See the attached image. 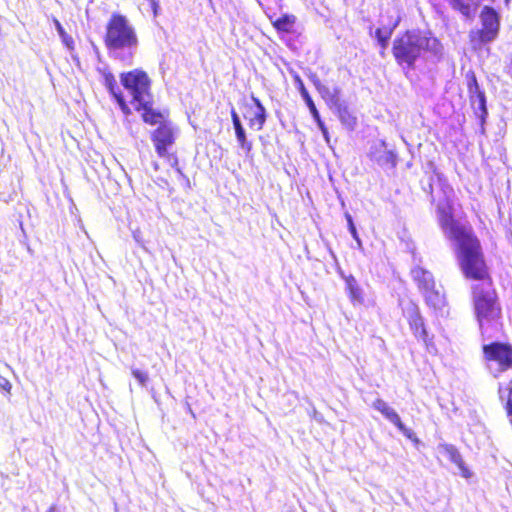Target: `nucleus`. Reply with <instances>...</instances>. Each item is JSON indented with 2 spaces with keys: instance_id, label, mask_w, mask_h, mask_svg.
I'll return each mask as SVG.
<instances>
[{
  "instance_id": "obj_1",
  "label": "nucleus",
  "mask_w": 512,
  "mask_h": 512,
  "mask_svg": "<svg viewBox=\"0 0 512 512\" xmlns=\"http://www.w3.org/2000/svg\"><path fill=\"white\" fill-rule=\"evenodd\" d=\"M443 198L437 202V219L444 235L454 241L457 258L466 278L480 280L473 286L474 311L483 336L492 337L501 328V307L488 278L480 243L471 230L453 217V189L442 184Z\"/></svg>"
},
{
  "instance_id": "obj_2",
  "label": "nucleus",
  "mask_w": 512,
  "mask_h": 512,
  "mask_svg": "<svg viewBox=\"0 0 512 512\" xmlns=\"http://www.w3.org/2000/svg\"><path fill=\"white\" fill-rule=\"evenodd\" d=\"M105 44L117 60L131 64L138 47L136 31L129 20L120 14H113L106 27Z\"/></svg>"
},
{
  "instance_id": "obj_3",
  "label": "nucleus",
  "mask_w": 512,
  "mask_h": 512,
  "mask_svg": "<svg viewBox=\"0 0 512 512\" xmlns=\"http://www.w3.org/2000/svg\"><path fill=\"white\" fill-rule=\"evenodd\" d=\"M423 51L437 57L442 53V45L435 37L416 30L406 32L393 43V55L397 63L408 69L413 67Z\"/></svg>"
},
{
  "instance_id": "obj_4",
  "label": "nucleus",
  "mask_w": 512,
  "mask_h": 512,
  "mask_svg": "<svg viewBox=\"0 0 512 512\" xmlns=\"http://www.w3.org/2000/svg\"><path fill=\"white\" fill-rule=\"evenodd\" d=\"M178 129L170 121L163 122L151 133V140L154 144L155 151L161 158H168L171 165L176 167V172L179 176L184 177L181 169L177 167L178 160L176 157L169 153L170 148L174 145Z\"/></svg>"
},
{
  "instance_id": "obj_5",
  "label": "nucleus",
  "mask_w": 512,
  "mask_h": 512,
  "mask_svg": "<svg viewBox=\"0 0 512 512\" xmlns=\"http://www.w3.org/2000/svg\"><path fill=\"white\" fill-rule=\"evenodd\" d=\"M487 368L494 377L512 368V346L507 343L493 342L483 345Z\"/></svg>"
},
{
  "instance_id": "obj_6",
  "label": "nucleus",
  "mask_w": 512,
  "mask_h": 512,
  "mask_svg": "<svg viewBox=\"0 0 512 512\" xmlns=\"http://www.w3.org/2000/svg\"><path fill=\"white\" fill-rule=\"evenodd\" d=\"M120 80L137 105H146L151 100L150 79L145 72L136 69L122 73Z\"/></svg>"
},
{
  "instance_id": "obj_7",
  "label": "nucleus",
  "mask_w": 512,
  "mask_h": 512,
  "mask_svg": "<svg viewBox=\"0 0 512 512\" xmlns=\"http://www.w3.org/2000/svg\"><path fill=\"white\" fill-rule=\"evenodd\" d=\"M481 29L470 32V40L476 45L494 41L500 29V16L490 6H484L480 13Z\"/></svg>"
},
{
  "instance_id": "obj_8",
  "label": "nucleus",
  "mask_w": 512,
  "mask_h": 512,
  "mask_svg": "<svg viewBox=\"0 0 512 512\" xmlns=\"http://www.w3.org/2000/svg\"><path fill=\"white\" fill-rule=\"evenodd\" d=\"M373 408L379 411L388 421L394 424L405 437L416 442L418 441L415 433L402 423L398 413L384 400L376 399L373 403Z\"/></svg>"
},
{
  "instance_id": "obj_9",
  "label": "nucleus",
  "mask_w": 512,
  "mask_h": 512,
  "mask_svg": "<svg viewBox=\"0 0 512 512\" xmlns=\"http://www.w3.org/2000/svg\"><path fill=\"white\" fill-rule=\"evenodd\" d=\"M438 453L448 459L450 462L455 464L460 472V475L463 478L469 479L472 477V472L469 470V468L465 465L462 456L458 449L452 445L447 443H440L437 446Z\"/></svg>"
},
{
  "instance_id": "obj_10",
  "label": "nucleus",
  "mask_w": 512,
  "mask_h": 512,
  "mask_svg": "<svg viewBox=\"0 0 512 512\" xmlns=\"http://www.w3.org/2000/svg\"><path fill=\"white\" fill-rule=\"evenodd\" d=\"M371 160L377 162L380 166L394 167L396 165V155L392 150L387 149L383 140L375 141L369 150Z\"/></svg>"
},
{
  "instance_id": "obj_11",
  "label": "nucleus",
  "mask_w": 512,
  "mask_h": 512,
  "mask_svg": "<svg viewBox=\"0 0 512 512\" xmlns=\"http://www.w3.org/2000/svg\"><path fill=\"white\" fill-rule=\"evenodd\" d=\"M252 101L254 102L255 107L250 108L249 115L245 116V118L248 120V124L251 129L260 131L266 122V109L258 98L252 96Z\"/></svg>"
},
{
  "instance_id": "obj_12",
  "label": "nucleus",
  "mask_w": 512,
  "mask_h": 512,
  "mask_svg": "<svg viewBox=\"0 0 512 512\" xmlns=\"http://www.w3.org/2000/svg\"><path fill=\"white\" fill-rule=\"evenodd\" d=\"M471 104L475 110L486 114V99L484 93L480 90L476 78L473 76L468 83Z\"/></svg>"
},
{
  "instance_id": "obj_13",
  "label": "nucleus",
  "mask_w": 512,
  "mask_h": 512,
  "mask_svg": "<svg viewBox=\"0 0 512 512\" xmlns=\"http://www.w3.org/2000/svg\"><path fill=\"white\" fill-rule=\"evenodd\" d=\"M103 83H104L105 87L108 89V91L110 92V94L115 98V100L119 104L121 110L124 113H128L129 108H128L121 92L119 91L116 79L111 72L103 73Z\"/></svg>"
},
{
  "instance_id": "obj_14",
  "label": "nucleus",
  "mask_w": 512,
  "mask_h": 512,
  "mask_svg": "<svg viewBox=\"0 0 512 512\" xmlns=\"http://www.w3.org/2000/svg\"><path fill=\"white\" fill-rule=\"evenodd\" d=\"M315 86L322 96V98L326 101V103L333 109L342 101L340 100V88L337 86L328 87L322 84L320 81L315 82Z\"/></svg>"
},
{
  "instance_id": "obj_15",
  "label": "nucleus",
  "mask_w": 512,
  "mask_h": 512,
  "mask_svg": "<svg viewBox=\"0 0 512 512\" xmlns=\"http://www.w3.org/2000/svg\"><path fill=\"white\" fill-rule=\"evenodd\" d=\"M449 2L454 10H457L468 19L475 16L479 6V0H449Z\"/></svg>"
},
{
  "instance_id": "obj_16",
  "label": "nucleus",
  "mask_w": 512,
  "mask_h": 512,
  "mask_svg": "<svg viewBox=\"0 0 512 512\" xmlns=\"http://www.w3.org/2000/svg\"><path fill=\"white\" fill-rule=\"evenodd\" d=\"M136 109L143 110L142 118L144 122L148 124L161 125V123L163 122H168L167 120H165V116L163 113L157 112L152 109V99L146 105H137Z\"/></svg>"
},
{
  "instance_id": "obj_17",
  "label": "nucleus",
  "mask_w": 512,
  "mask_h": 512,
  "mask_svg": "<svg viewBox=\"0 0 512 512\" xmlns=\"http://www.w3.org/2000/svg\"><path fill=\"white\" fill-rule=\"evenodd\" d=\"M426 303L434 310H442L445 307V296L441 289H437L436 285L423 292Z\"/></svg>"
},
{
  "instance_id": "obj_18",
  "label": "nucleus",
  "mask_w": 512,
  "mask_h": 512,
  "mask_svg": "<svg viewBox=\"0 0 512 512\" xmlns=\"http://www.w3.org/2000/svg\"><path fill=\"white\" fill-rule=\"evenodd\" d=\"M333 109L337 113L342 125L345 126L348 130H354L357 124V119L352 115L348 106L342 101Z\"/></svg>"
},
{
  "instance_id": "obj_19",
  "label": "nucleus",
  "mask_w": 512,
  "mask_h": 512,
  "mask_svg": "<svg viewBox=\"0 0 512 512\" xmlns=\"http://www.w3.org/2000/svg\"><path fill=\"white\" fill-rule=\"evenodd\" d=\"M412 276L414 280L418 283V286L422 290V292L435 286L432 274L429 271L424 270L423 268H414L412 270Z\"/></svg>"
},
{
  "instance_id": "obj_20",
  "label": "nucleus",
  "mask_w": 512,
  "mask_h": 512,
  "mask_svg": "<svg viewBox=\"0 0 512 512\" xmlns=\"http://www.w3.org/2000/svg\"><path fill=\"white\" fill-rule=\"evenodd\" d=\"M346 288L353 304H362L364 302L362 289L353 276L346 278Z\"/></svg>"
},
{
  "instance_id": "obj_21",
  "label": "nucleus",
  "mask_w": 512,
  "mask_h": 512,
  "mask_svg": "<svg viewBox=\"0 0 512 512\" xmlns=\"http://www.w3.org/2000/svg\"><path fill=\"white\" fill-rule=\"evenodd\" d=\"M409 323L411 329L414 331L415 336L426 342L427 331L425 329L423 319L417 311H414V313L410 315Z\"/></svg>"
},
{
  "instance_id": "obj_22",
  "label": "nucleus",
  "mask_w": 512,
  "mask_h": 512,
  "mask_svg": "<svg viewBox=\"0 0 512 512\" xmlns=\"http://www.w3.org/2000/svg\"><path fill=\"white\" fill-rule=\"evenodd\" d=\"M234 130L240 149L246 156H249L252 151V142L247 139L246 131L243 125L235 127Z\"/></svg>"
},
{
  "instance_id": "obj_23",
  "label": "nucleus",
  "mask_w": 512,
  "mask_h": 512,
  "mask_svg": "<svg viewBox=\"0 0 512 512\" xmlns=\"http://www.w3.org/2000/svg\"><path fill=\"white\" fill-rule=\"evenodd\" d=\"M296 18L293 15H283L274 22L277 30L283 32H290L293 29Z\"/></svg>"
},
{
  "instance_id": "obj_24",
  "label": "nucleus",
  "mask_w": 512,
  "mask_h": 512,
  "mask_svg": "<svg viewBox=\"0 0 512 512\" xmlns=\"http://www.w3.org/2000/svg\"><path fill=\"white\" fill-rule=\"evenodd\" d=\"M499 394L501 399H507L506 408L509 415H512V380L507 387L500 386Z\"/></svg>"
},
{
  "instance_id": "obj_25",
  "label": "nucleus",
  "mask_w": 512,
  "mask_h": 512,
  "mask_svg": "<svg viewBox=\"0 0 512 512\" xmlns=\"http://www.w3.org/2000/svg\"><path fill=\"white\" fill-rule=\"evenodd\" d=\"M392 29H381L378 28L375 32V37L377 38L379 44L381 45L382 49H386L388 45V41L391 37Z\"/></svg>"
},
{
  "instance_id": "obj_26",
  "label": "nucleus",
  "mask_w": 512,
  "mask_h": 512,
  "mask_svg": "<svg viewBox=\"0 0 512 512\" xmlns=\"http://www.w3.org/2000/svg\"><path fill=\"white\" fill-rule=\"evenodd\" d=\"M301 95L306 103V105L308 106L309 110H310V113L312 114V117L313 118H318V115L319 112L312 100V98L310 97L309 93L307 92V90L304 88L303 84L301 83Z\"/></svg>"
},
{
  "instance_id": "obj_27",
  "label": "nucleus",
  "mask_w": 512,
  "mask_h": 512,
  "mask_svg": "<svg viewBox=\"0 0 512 512\" xmlns=\"http://www.w3.org/2000/svg\"><path fill=\"white\" fill-rule=\"evenodd\" d=\"M131 373L141 386H146L149 380L148 374L146 372L141 371L137 368H132Z\"/></svg>"
},
{
  "instance_id": "obj_28",
  "label": "nucleus",
  "mask_w": 512,
  "mask_h": 512,
  "mask_svg": "<svg viewBox=\"0 0 512 512\" xmlns=\"http://www.w3.org/2000/svg\"><path fill=\"white\" fill-rule=\"evenodd\" d=\"M53 22H54L55 28H56L57 32L59 33L61 39L67 46H69V42H72V39L67 35L63 26L57 19H54Z\"/></svg>"
},
{
  "instance_id": "obj_29",
  "label": "nucleus",
  "mask_w": 512,
  "mask_h": 512,
  "mask_svg": "<svg viewBox=\"0 0 512 512\" xmlns=\"http://www.w3.org/2000/svg\"><path fill=\"white\" fill-rule=\"evenodd\" d=\"M345 218L347 220L348 229H349V232H350L351 236L353 238H357V236H359V235H358L356 227L354 225L352 216L349 213H345Z\"/></svg>"
},
{
  "instance_id": "obj_30",
  "label": "nucleus",
  "mask_w": 512,
  "mask_h": 512,
  "mask_svg": "<svg viewBox=\"0 0 512 512\" xmlns=\"http://www.w3.org/2000/svg\"><path fill=\"white\" fill-rule=\"evenodd\" d=\"M11 388H12V385H11L10 381L6 377L0 375V389H2L3 391H5L7 393H10Z\"/></svg>"
},
{
  "instance_id": "obj_31",
  "label": "nucleus",
  "mask_w": 512,
  "mask_h": 512,
  "mask_svg": "<svg viewBox=\"0 0 512 512\" xmlns=\"http://www.w3.org/2000/svg\"><path fill=\"white\" fill-rule=\"evenodd\" d=\"M231 119L234 128L242 125L240 117L234 108L231 109Z\"/></svg>"
},
{
  "instance_id": "obj_32",
  "label": "nucleus",
  "mask_w": 512,
  "mask_h": 512,
  "mask_svg": "<svg viewBox=\"0 0 512 512\" xmlns=\"http://www.w3.org/2000/svg\"><path fill=\"white\" fill-rule=\"evenodd\" d=\"M315 122L317 123V126L321 130L322 133H326L327 127L325 126L324 122L321 120L320 115H318V118H313Z\"/></svg>"
},
{
  "instance_id": "obj_33",
  "label": "nucleus",
  "mask_w": 512,
  "mask_h": 512,
  "mask_svg": "<svg viewBox=\"0 0 512 512\" xmlns=\"http://www.w3.org/2000/svg\"><path fill=\"white\" fill-rule=\"evenodd\" d=\"M355 241H356V244H357V248L359 250H362L363 249V245H362V241L361 239L359 238V236H357V238H353Z\"/></svg>"
},
{
  "instance_id": "obj_34",
  "label": "nucleus",
  "mask_w": 512,
  "mask_h": 512,
  "mask_svg": "<svg viewBox=\"0 0 512 512\" xmlns=\"http://www.w3.org/2000/svg\"><path fill=\"white\" fill-rule=\"evenodd\" d=\"M322 135H323V137H324L325 141H326L327 143H329L330 138H329V132H328V129L326 130V133H322Z\"/></svg>"
},
{
  "instance_id": "obj_35",
  "label": "nucleus",
  "mask_w": 512,
  "mask_h": 512,
  "mask_svg": "<svg viewBox=\"0 0 512 512\" xmlns=\"http://www.w3.org/2000/svg\"><path fill=\"white\" fill-rule=\"evenodd\" d=\"M48 512H57L54 507H51Z\"/></svg>"
},
{
  "instance_id": "obj_36",
  "label": "nucleus",
  "mask_w": 512,
  "mask_h": 512,
  "mask_svg": "<svg viewBox=\"0 0 512 512\" xmlns=\"http://www.w3.org/2000/svg\"><path fill=\"white\" fill-rule=\"evenodd\" d=\"M259 4H262V0H257Z\"/></svg>"
}]
</instances>
